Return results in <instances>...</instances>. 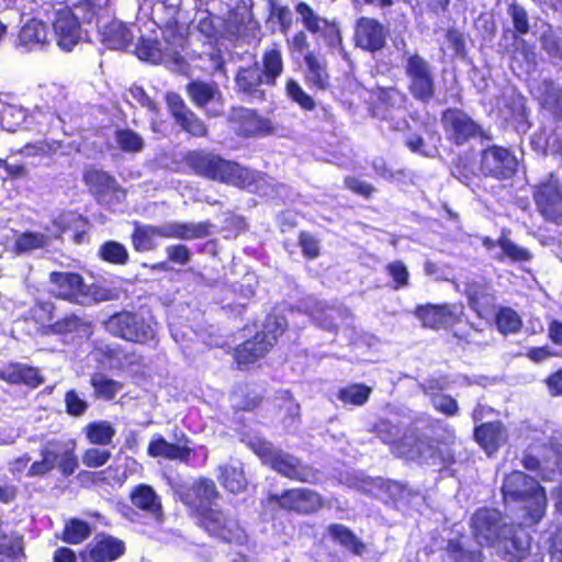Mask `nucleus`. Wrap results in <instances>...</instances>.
<instances>
[{"label":"nucleus","mask_w":562,"mask_h":562,"mask_svg":"<svg viewBox=\"0 0 562 562\" xmlns=\"http://www.w3.org/2000/svg\"><path fill=\"white\" fill-rule=\"evenodd\" d=\"M269 18L279 24V30L283 35H286L292 27L293 14L288 5L279 4L271 0L269 2Z\"/></svg>","instance_id":"nucleus-58"},{"label":"nucleus","mask_w":562,"mask_h":562,"mask_svg":"<svg viewBox=\"0 0 562 562\" xmlns=\"http://www.w3.org/2000/svg\"><path fill=\"white\" fill-rule=\"evenodd\" d=\"M327 531L335 542L353 555L361 557L364 554L367 549L364 542L349 527L341 524H330Z\"/></svg>","instance_id":"nucleus-39"},{"label":"nucleus","mask_w":562,"mask_h":562,"mask_svg":"<svg viewBox=\"0 0 562 562\" xmlns=\"http://www.w3.org/2000/svg\"><path fill=\"white\" fill-rule=\"evenodd\" d=\"M114 138L117 147L123 153L135 154L143 150L145 142L143 137L131 128H116Z\"/></svg>","instance_id":"nucleus-56"},{"label":"nucleus","mask_w":562,"mask_h":562,"mask_svg":"<svg viewBox=\"0 0 562 562\" xmlns=\"http://www.w3.org/2000/svg\"><path fill=\"white\" fill-rule=\"evenodd\" d=\"M221 494L215 482L209 477H198L190 486L182 487L179 498L183 505L191 509V516L201 509L212 507V504L220 498Z\"/></svg>","instance_id":"nucleus-23"},{"label":"nucleus","mask_w":562,"mask_h":562,"mask_svg":"<svg viewBox=\"0 0 562 562\" xmlns=\"http://www.w3.org/2000/svg\"><path fill=\"white\" fill-rule=\"evenodd\" d=\"M166 104L171 117L182 132L194 138L207 137V125L187 105L179 93L168 92Z\"/></svg>","instance_id":"nucleus-19"},{"label":"nucleus","mask_w":562,"mask_h":562,"mask_svg":"<svg viewBox=\"0 0 562 562\" xmlns=\"http://www.w3.org/2000/svg\"><path fill=\"white\" fill-rule=\"evenodd\" d=\"M125 551L123 540L101 532L86 547L81 557L83 562H113L124 555Z\"/></svg>","instance_id":"nucleus-25"},{"label":"nucleus","mask_w":562,"mask_h":562,"mask_svg":"<svg viewBox=\"0 0 562 562\" xmlns=\"http://www.w3.org/2000/svg\"><path fill=\"white\" fill-rule=\"evenodd\" d=\"M295 12L300 15L301 22L308 32L316 34L322 31L321 23L323 19L315 13L307 2L299 1L295 4Z\"/></svg>","instance_id":"nucleus-59"},{"label":"nucleus","mask_w":562,"mask_h":562,"mask_svg":"<svg viewBox=\"0 0 562 562\" xmlns=\"http://www.w3.org/2000/svg\"><path fill=\"white\" fill-rule=\"evenodd\" d=\"M510 231L503 228L499 235V248L501 252L495 256V259L499 262L508 260L510 262H527L532 259L531 252L509 238Z\"/></svg>","instance_id":"nucleus-40"},{"label":"nucleus","mask_w":562,"mask_h":562,"mask_svg":"<svg viewBox=\"0 0 562 562\" xmlns=\"http://www.w3.org/2000/svg\"><path fill=\"white\" fill-rule=\"evenodd\" d=\"M187 93L191 102L204 109L216 97L221 98V92L215 82H205L202 80H193L187 85Z\"/></svg>","instance_id":"nucleus-43"},{"label":"nucleus","mask_w":562,"mask_h":562,"mask_svg":"<svg viewBox=\"0 0 562 562\" xmlns=\"http://www.w3.org/2000/svg\"><path fill=\"white\" fill-rule=\"evenodd\" d=\"M48 280L57 290L55 297L71 304L90 306L112 299L109 289L97 283L87 284L79 272L52 271Z\"/></svg>","instance_id":"nucleus-6"},{"label":"nucleus","mask_w":562,"mask_h":562,"mask_svg":"<svg viewBox=\"0 0 562 562\" xmlns=\"http://www.w3.org/2000/svg\"><path fill=\"white\" fill-rule=\"evenodd\" d=\"M53 29L57 45L66 52H70L81 37L79 19L69 8L56 11Z\"/></svg>","instance_id":"nucleus-28"},{"label":"nucleus","mask_w":562,"mask_h":562,"mask_svg":"<svg viewBox=\"0 0 562 562\" xmlns=\"http://www.w3.org/2000/svg\"><path fill=\"white\" fill-rule=\"evenodd\" d=\"M446 440L429 437H416L414 443L407 448L405 458L418 463L431 461L432 464L454 462V454L450 450H443L440 445L453 442L456 438L454 430L448 426L443 427Z\"/></svg>","instance_id":"nucleus-14"},{"label":"nucleus","mask_w":562,"mask_h":562,"mask_svg":"<svg viewBox=\"0 0 562 562\" xmlns=\"http://www.w3.org/2000/svg\"><path fill=\"white\" fill-rule=\"evenodd\" d=\"M235 403L233 411L238 412H254L263 402V395L259 392L251 390L248 385L240 386L234 392Z\"/></svg>","instance_id":"nucleus-53"},{"label":"nucleus","mask_w":562,"mask_h":562,"mask_svg":"<svg viewBox=\"0 0 562 562\" xmlns=\"http://www.w3.org/2000/svg\"><path fill=\"white\" fill-rule=\"evenodd\" d=\"M89 383L93 389V396L97 400L112 401L122 390L123 385L120 381L109 378L101 372L91 374Z\"/></svg>","instance_id":"nucleus-47"},{"label":"nucleus","mask_w":562,"mask_h":562,"mask_svg":"<svg viewBox=\"0 0 562 562\" xmlns=\"http://www.w3.org/2000/svg\"><path fill=\"white\" fill-rule=\"evenodd\" d=\"M154 236L166 238L165 226L139 225L138 223H135V228L131 235L133 248L137 252L154 249Z\"/></svg>","instance_id":"nucleus-44"},{"label":"nucleus","mask_w":562,"mask_h":562,"mask_svg":"<svg viewBox=\"0 0 562 562\" xmlns=\"http://www.w3.org/2000/svg\"><path fill=\"white\" fill-rule=\"evenodd\" d=\"M284 317L272 315L265 319L262 328L234 348L233 358L238 370H248L263 359L286 330Z\"/></svg>","instance_id":"nucleus-4"},{"label":"nucleus","mask_w":562,"mask_h":562,"mask_svg":"<svg viewBox=\"0 0 562 562\" xmlns=\"http://www.w3.org/2000/svg\"><path fill=\"white\" fill-rule=\"evenodd\" d=\"M495 326L503 336L517 334L522 327V321L519 314L509 306H499L494 310Z\"/></svg>","instance_id":"nucleus-48"},{"label":"nucleus","mask_w":562,"mask_h":562,"mask_svg":"<svg viewBox=\"0 0 562 562\" xmlns=\"http://www.w3.org/2000/svg\"><path fill=\"white\" fill-rule=\"evenodd\" d=\"M91 324L85 322L81 317H79L75 313H69L64 317L50 323L47 325L44 333L54 334V335H68L76 331H79L82 328L90 327Z\"/></svg>","instance_id":"nucleus-52"},{"label":"nucleus","mask_w":562,"mask_h":562,"mask_svg":"<svg viewBox=\"0 0 562 562\" xmlns=\"http://www.w3.org/2000/svg\"><path fill=\"white\" fill-rule=\"evenodd\" d=\"M0 378L9 384H22L30 389L38 387L45 381L40 369L18 362L9 363Z\"/></svg>","instance_id":"nucleus-32"},{"label":"nucleus","mask_w":562,"mask_h":562,"mask_svg":"<svg viewBox=\"0 0 562 562\" xmlns=\"http://www.w3.org/2000/svg\"><path fill=\"white\" fill-rule=\"evenodd\" d=\"M532 451L526 450L521 457L525 470L535 472L544 482L554 481L562 474V443L550 439L530 446Z\"/></svg>","instance_id":"nucleus-9"},{"label":"nucleus","mask_w":562,"mask_h":562,"mask_svg":"<svg viewBox=\"0 0 562 562\" xmlns=\"http://www.w3.org/2000/svg\"><path fill=\"white\" fill-rule=\"evenodd\" d=\"M463 294L469 307L481 319H486L496 308V295L491 281L484 277L465 281Z\"/></svg>","instance_id":"nucleus-21"},{"label":"nucleus","mask_w":562,"mask_h":562,"mask_svg":"<svg viewBox=\"0 0 562 562\" xmlns=\"http://www.w3.org/2000/svg\"><path fill=\"white\" fill-rule=\"evenodd\" d=\"M214 225L210 221L199 223L172 222L165 226L166 238L181 240L201 239L212 234Z\"/></svg>","instance_id":"nucleus-34"},{"label":"nucleus","mask_w":562,"mask_h":562,"mask_svg":"<svg viewBox=\"0 0 562 562\" xmlns=\"http://www.w3.org/2000/svg\"><path fill=\"white\" fill-rule=\"evenodd\" d=\"M267 501L280 510L300 516L314 515L325 505L323 496L307 487L285 488L280 494H269Z\"/></svg>","instance_id":"nucleus-10"},{"label":"nucleus","mask_w":562,"mask_h":562,"mask_svg":"<svg viewBox=\"0 0 562 562\" xmlns=\"http://www.w3.org/2000/svg\"><path fill=\"white\" fill-rule=\"evenodd\" d=\"M79 476L85 477L87 482L98 487H121L127 479L125 470H122L117 464H110L98 471H81Z\"/></svg>","instance_id":"nucleus-37"},{"label":"nucleus","mask_w":562,"mask_h":562,"mask_svg":"<svg viewBox=\"0 0 562 562\" xmlns=\"http://www.w3.org/2000/svg\"><path fill=\"white\" fill-rule=\"evenodd\" d=\"M220 484L229 493L239 494L247 488L248 482L240 468L223 465L220 468Z\"/></svg>","instance_id":"nucleus-49"},{"label":"nucleus","mask_w":562,"mask_h":562,"mask_svg":"<svg viewBox=\"0 0 562 562\" xmlns=\"http://www.w3.org/2000/svg\"><path fill=\"white\" fill-rule=\"evenodd\" d=\"M406 89L412 99L420 104H429L437 94L436 76L431 64L418 52L404 57Z\"/></svg>","instance_id":"nucleus-8"},{"label":"nucleus","mask_w":562,"mask_h":562,"mask_svg":"<svg viewBox=\"0 0 562 562\" xmlns=\"http://www.w3.org/2000/svg\"><path fill=\"white\" fill-rule=\"evenodd\" d=\"M480 170L485 178L507 180L515 176L517 160L508 148L491 145L481 150Z\"/></svg>","instance_id":"nucleus-15"},{"label":"nucleus","mask_w":562,"mask_h":562,"mask_svg":"<svg viewBox=\"0 0 562 562\" xmlns=\"http://www.w3.org/2000/svg\"><path fill=\"white\" fill-rule=\"evenodd\" d=\"M99 257L103 261L116 266H124L130 259L126 247L115 240L104 241L99 248Z\"/></svg>","instance_id":"nucleus-55"},{"label":"nucleus","mask_w":562,"mask_h":562,"mask_svg":"<svg viewBox=\"0 0 562 562\" xmlns=\"http://www.w3.org/2000/svg\"><path fill=\"white\" fill-rule=\"evenodd\" d=\"M285 91L288 98L292 102L296 103L302 110L313 111L316 108L314 99L303 90L296 80L292 78L288 79L285 83Z\"/></svg>","instance_id":"nucleus-57"},{"label":"nucleus","mask_w":562,"mask_h":562,"mask_svg":"<svg viewBox=\"0 0 562 562\" xmlns=\"http://www.w3.org/2000/svg\"><path fill=\"white\" fill-rule=\"evenodd\" d=\"M190 443L191 440L184 432L176 437V442H169L162 435L156 434L148 443L147 454L155 459L188 464L195 456V450Z\"/></svg>","instance_id":"nucleus-20"},{"label":"nucleus","mask_w":562,"mask_h":562,"mask_svg":"<svg viewBox=\"0 0 562 562\" xmlns=\"http://www.w3.org/2000/svg\"><path fill=\"white\" fill-rule=\"evenodd\" d=\"M41 460L34 461L29 470V477H42L58 470L65 479L75 474L79 468V458L76 452V442L50 440L40 449Z\"/></svg>","instance_id":"nucleus-7"},{"label":"nucleus","mask_w":562,"mask_h":562,"mask_svg":"<svg viewBox=\"0 0 562 562\" xmlns=\"http://www.w3.org/2000/svg\"><path fill=\"white\" fill-rule=\"evenodd\" d=\"M166 49L171 56L178 54V47H182L187 41V33L183 25L176 16L169 18L160 27Z\"/></svg>","instance_id":"nucleus-45"},{"label":"nucleus","mask_w":562,"mask_h":562,"mask_svg":"<svg viewBox=\"0 0 562 562\" xmlns=\"http://www.w3.org/2000/svg\"><path fill=\"white\" fill-rule=\"evenodd\" d=\"M497 544H502L510 561L519 562L529 553V544L517 537L512 529L509 530V536H507V529L503 532L502 540Z\"/></svg>","instance_id":"nucleus-54"},{"label":"nucleus","mask_w":562,"mask_h":562,"mask_svg":"<svg viewBox=\"0 0 562 562\" xmlns=\"http://www.w3.org/2000/svg\"><path fill=\"white\" fill-rule=\"evenodd\" d=\"M372 432L383 443L389 445L393 452L405 458L408 447L404 442L398 425L387 418H379L372 426Z\"/></svg>","instance_id":"nucleus-35"},{"label":"nucleus","mask_w":562,"mask_h":562,"mask_svg":"<svg viewBox=\"0 0 562 562\" xmlns=\"http://www.w3.org/2000/svg\"><path fill=\"white\" fill-rule=\"evenodd\" d=\"M228 122L232 124L235 133L244 138L269 134L273 130L268 119L260 116L254 110L241 106L232 109Z\"/></svg>","instance_id":"nucleus-26"},{"label":"nucleus","mask_w":562,"mask_h":562,"mask_svg":"<svg viewBox=\"0 0 562 562\" xmlns=\"http://www.w3.org/2000/svg\"><path fill=\"white\" fill-rule=\"evenodd\" d=\"M451 172L454 178L465 184H470L476 176L473 162L467 157H458L452 165Z\"/></svg>","instance_id":"nucleus-63"},{"label":"nucleus","mask_w":562,"mask_h":562,"mask_svg":"<svg viewBox=\"0 0 562 562\" xmlns=\"http://www.w3.org/2000/svg\"><path fill=\"white\" fill-rule=\"evenodd\" d=\"M192 517L195 519L198 527L210 537L223 542H239L244 536L239 521L221 508L209 507L207 509H201Z\"/></svg>","instance_id":"nucleus-11"},{"label":"nucleus","mask_w":562,"mask_h":562,"mask_svg":"<svg viewBox=\"0 0 562 562\" xmlns=\"http://www.w3.org/2000/svg\"><path fill=\"white\" fill-rule=\"evenodd\" d=\"M263 83L265 77L258 63L240 67L236 72V89L245 95L263 99L265 92L260 89Z\"/></svg>","instance_id":"nucleus-31"},{"label":"nucleus","mask_w":562,"mask_h":562,"mask_svg":"<svg viewBox=\"0 0 562 562\" xmlns=\"http://www.w3.org/2000/svg\"><path fill=\"white\" fill-rule=\"evenodd\" d=\"M389 29L376 18L360 16L355 21L352 42L362 52L375 54L386 47Z\"/></svg>","instance_id":"nucleus-16"},{"label":"nucleus","mask_w":562,"mask_h":562,"mask_svg":"<svg viewBox=\"0 0 562 562\" xmlns=\"http://www.w3.org/2000/svg\"><path fill=\"white\" fill-rule=\"evenodd\" d=\"M18 41L27 50L43 48L48 43L47 25L37 19L29 20L19 31Z\"/></svg>","instance_id":"nucleus-36"},{"label":"nucleus","mask_w":562,"mask_h":562,"mask_svg":"<svg viewBox=\"0 0 562 562\" xmlns=\"http://www.w3.org/2000/svg\"><path fill=\"white\" fill-rule=\"evenodd\" d=\"M473 440L487 457H493L507 443L508 431L499 419L483 422L473 428Z\"/></svg>","instance_id":"nucleus-27"},{"label":"nucleus","mask_w":562,"mask_h":562,"mask_svg":"<svg viewBox=\"0 0 562 562\" xmlns=\"http://www.w3.org/2000/svg\"><path fill=\"white\" fill-rule=\"evenodd\" d=\"M130 499L134 507L153 516L157 520L164 517L162 504L153 486L140 483L130 493Z\"/></svg>","instance_id":"nucleus-30"},{"label":"nucleus","mask_w":562,"mask_h":562,"mask_svg":"<svg viewBox=\"0 0 562 562\" xmlns=\"http://www.w3.org/2000/svg\"><path fill=\"white\" fill-rule=\"evenodd\" d=\"M532 199L546 222L562 224V188L558 181L547 180L533 188Z\"/></svg>","instance_id":"nucleus-18"},{"label":"nucleus","mask_w":562,"mask_h":562,"mask_svg":"<svg viewBox=\"0 0 562 562\" xmlns=\"http://www.w3.org/2000/svg\"><path fill=\"white\" fill-rule=\"evenodd\" d=\"M507 527L502 513L494 507H479L470 519L471 533L481 546L491 547L501 542Z\"/></svg>","instance_id":"nucleus-13"},{"label":"nucleus","mask_w":562,"mask_h":562,"mask_svg":"<svg viewBox=\"0 0 562 562\" xmlns=\"http://www.w3.org/2000/svg\"><path fill=\"white\" fill-rule=\"evenodd\" d=\"M441 124L447 138L457 146L483 134L481 125L459 108L446 109L441 113Z\"/></svg>","instance_id":"nucleus-17"},{"label":"nucleus","mask_w":562,"mask_h":562,"mask_svg":"<svg viewBox=\"0 0 562 562\" xmlns=\"http://www.w3.org/2000/svg\"><path fill=\"white\" fill-rule=\"evenodd\" d=\"M248 229L245 218L240 215L229 213L223 221L221 231L224 233L225 239L237 238Z\"/></svg>","instance_id":"nucleus-62"},{"label":"nucleus","mask_w":562,"mask_h":562,"mask_svg":"<svg viewBox=\"0 0 562 562\" xmlns=\"http://www.w3.org/2000/svg\"><path fill=\"white\" fill-rule=\"evenodd\" d=\"M247 447L258 457L262 465L282 477L310 484H315L319 480V471L312 464L265 438L255 437L247 442Z\"/></svg>","instance_id":"nucleus-3"},{"label":"nucleus","mask_w":562,"mask_h":562,"mask_svg":"<svg viewBox=\"0 0 562 562\" xmlns=\"http://www.w3.org/2000/svg\"><path fill=\"white\" fill-rule=\"evenodd\" d=\"M262 76L265 77V83L268 86H274L278 78L283 72V57L282 50L279 43H272V45L265 49L261 57Z\"/></svg>","instance_id":"nucleus-38"},{"label":"nucleus","mask_w":562,"mask_h":562,"mask_svg":"<svg viewBox=\"0 0 562 562\" xmlns=\"http://www.w3.org/2000/svg\"><path fill=\"white\" fill-rule=\"evenodd\" d=\"M501 494L504 507L524 525L535 526L546 514V488L521 470H513L503 477Z\"/></svg>","instance_id":"nucleus-1"},{"label":"nucleus","mask_w":562,"mask_h":562,"mask_svg":"<svg viewBox=\"0 0 562 562\" xmlns=\"http://www.w3.org/2000/svg\"><path fill=\"white\" fill-rule=\"evenodd\" d=\"M83 432L89 443L108 446L115 436L114 427L106 420L91 422L86 425Z\"/></svg>","instance_id":"nucleus-50"},{"label":"nucleus","mask_w":562,"mask_h":562,"mask_svg":"<svg viewBox=\"0 0 562 562\" xmlns=\"http://www.w3.org/2000/svg\"><path fill=\"white\" fill-rule=\"evenodd\" d=\"M82 181L90 193L99 203L121 201L126 196V191L117 183L116 179L102 169L90 167L82 173Z\"/></svg>","instance_id":"nucleus-22"},{"label":"nucleus","mask_w":562,"mask_h":562,"mask_svg":"<svg viewBox=\"0 0 562 562\" xmlns=\"http://www.w3.org/2000/svg\"><path fill=\"white\" fill-rule=\"evenodd\" d=\"M372 389L364 383H351L337 392V398L345 405L363 406L370 398Z\"/></svg>","instance_id":"nucleus-51"},{"label":"nucleus","mask_w":562,"mask_h":562,"mask_svg":"<svg viewBox=\"0 0 562 562\" xmlns=\"http://www.w3.org/2000/svg\"><path fill=\"white\" fill-rule=\"evenodd\" d=\"M101 42L109 49H127L134 40L131 29L121 21L112 20L101 30Z\"/></svg>","instance_id":"nucleus-33"},{"label":"nucleus","mask_w":562,"mask_h":562,"mask_svg":"<svg viewBox=\"0 0 562 562\" xmlns=\"http://www.w3.org/2000/svg\"><path fill=\"white\" fill-rule=\"evenodd\" d=\"M52 243V236L40 232L25 231L19 234L12 245V252L21 256L34 250L45 249Z\"/></svg>","instance_id":"nucleus-41"},{"label":"nucleus","mask_w":562,"mask_h":562,"mask_svg":"<svg viewBox=\"0 0 562 562\" xmlns=\"http://www.w3.org/2000/svg\"><path fill=\"white\" fill-rule=\"evenodd\" d=\"M102 327L111 337L135 345L156 347L159 342L156 323L134 311L114 312L102 321Z\"/></svg>","instance_id":"nucleus-5"},{"label":"nucleus","mask_w":562,"mask_h":562,"mask_svg":"<svg viewBox=\"0 0 562 562\" xmlns=\"http://www.w3.org/2000/svg\"><path fill=\"white\" fill-rule=\"evenodd\" d=\"M446 550L454 562H479V553L467 549L459 539H449Z\"/></svg>","instance_id":"nucleus-61"},{"label":"nucleus","mask_w":562,"mask_h":562,"mask_svg":"<svg viewBox=\"0 0 562 562\" xmlns=\"http://www.w3.org/2000/svg\"><path fill=\"white\" fill-rule=\"evenodd\" d=\"M91 532L92 527L88 521L74 517L65 521L58 538L68 544H80L91 536Z\"/></svg>","instance_id":"nucleus-46"},{"label":"nucleus","mask_w":562,"mask_h":562,"mask_svg":"<svg viewBox=\"0 0 562 562\" xmlns=\"http://www.w3.org/2000/svg\"><path fill=\"white\" fill-rule=\"evenodd\" d=\"M508 14L512 18L513 26L518 35H526L530 31L529 16L526 9L513 1L507 8Z\"/></svg>","instance_id":"nucleus-60"},{"label":"nucleus","mask_w":562,"mask_h":562,"mask_svg":"<svg viewBox=\"0 0 562 562\" xmlns=\"http://www.w3.org/2000/svg\"><path fill=\"white\" fill-rule=\"evenodd\" d=\"M306 66L304 72L305 83L315 91H326L330 88V76L327 71L325 58L314 52L304 55Z\"/></svg>","instance_id":"nucleus-29"},{"label":"nucleus","mask_w":562,"mask_h":562,"mask_svg":"<svg viewBox=\"0 0 562 562\" xmlns=\"http://www.w3.org/2000/svg\"><path fill=\"white\" fill-rule=\"evenodd\" d=\"M134 54L138 59L158 65L165 61L166 57H172L169 52L161 47V43L157 38L139 37Z\"/></svg>","instance_id":"nucleus-42"},{"label":"nucleus","mask_w":562,"mask_h":562,"mask_svg":"<svg viewBox=\"0 0 562 562\" xmlns=\"http://www.w3.org/2000/svg\"><path fill=\"white\" fill-rule=\"evenodd\" d=\"M413 314L425 328L450 329L461 323L464 305L462 302L417 304Z\"/></svg>","instance_id":"nucleus-12"},{"label":"nucleus","mask_w":562,"mask_h":562,"mask_svg":"<svg viewBox=\"0 0 562 562\" xmlns=\"http://www.w3.org/2000/svg\"><path fill=\"white\" fill-rule=\"evenodd\" d=\"M55 228L52 239L63 240L65 234H70V239L75 245H81L89 241V231L91 223L89 218L76 211H65L52 220Z\"/></svg>","instance_id":"nucleus-24"},{"label":"nucleus","mask_w":562,"mask_h":562,"mask_svg":"<svg viewBox=\"0 0 562 562\" xmlns=\"http://www.w3.org/2000/svg\"><path fill=\"white\" fill-rule=\"evenodd\" d=\"M65 409L69 416L79 417L86 413L89 405L82 400L76 390L71 389L65 393Z\"/></svg>","instance_id":"nucleus-64"},{"label":"nucleus","mask_w":562,"mask_h":562,"mask_svg":"<svg viewBox=\"0 0 562 562\" xmlns=\"http://www.w3.org/2000/svg\"><path fill=\"white\" fill-rule=\"evenodd\" d=\"M184 165L196 176L245 189L254 184L252 171L234 160L204 149L188 151L183 157Z\"/></svg>","instance_id":"nucleus-2"}]
</instances>
